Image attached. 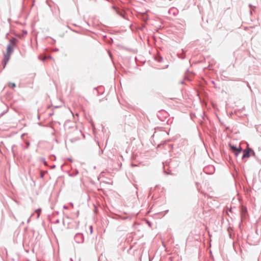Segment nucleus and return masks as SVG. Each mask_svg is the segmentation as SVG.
<instances>
[{
	"instance_id": "nucleus-2",
	"label": "nucleus",
	"mask_w": 261,
	"mask_h": 261,
	"mask_svg": "<svg viewBox=\"0 0 261 261\" xmlns=\"http://www.w3.org/2000/svg\"><path fill=\"white\" fill-rule=\"evenodd\" d=\"M251 151V149L249 148L248 149H245L243 151V159L244 158H248L250 156V151Z\"/></svg>"
},
{
	"instance_id": "nucleus-5",
	"label": "nucleus",
	"mask_w": 261,
	"mask_h": 261,
	"mask_svg": "<svg viewBox=\"0 0 261 261\" xmlns=\"http://www.w3.org/2000/svg\"><path fill=\"white\" fill-rule=\"evenodd\" d=\"M45 59H49L53 60V61L55 62V60L54 59H53V58L51 57H50V56L44 57V58L42 59V60H44Z\"/></svg>"
},
{
	"instance_id": "nucleus-3",
	"label": "nucleus",
	"mask_w": 261,
	"mask_h": 261,
	"mask_svg": "<svg viewBox=\"0 0 261 261\" xmlns=\"http://www.w3.org/2000/svg\"><path fill=\"white\" fill-rule=\"evenodd\" d=\"M13 50V48L11 45H9L7 48V55L8 56V60L9 58L10 54Z\"/></svg>"
},
{
	"instance_id": "nucleus-6",
	"label": "nucleus",
	"mask_w": 261,
	"mask_h": 261,
	"mask_svg": "<svg viewBox=\"0 0 261 261\" xmlns=\"http://www.w3.org/2000/svg\"><path fill=\"white\" fill-rule=\"evenodd\" d=\"M242 212L245 214L246 212V208H243L242 209Z\"/></svg>"
},
{
	"instance_id": "nucleus-4",
	"label": "nucleus",
	"mask_w": 261,
	"mask_h": 261,
	"mask_svg": "<svg viewBox=\"0 0 261 261\" xmlns=\"http://www.w3.org/2000/svg\"><path fill=\"white\" fill-rule=\"evenodd\" d=\"M16 86L15 84L13 83H9V87L12 88H15Z\"/></svg>"
},
{
	"instance_id": "nucleus-1",
	"label": "nucleus",
	"mask_w": 261,
	"mask_h": 261,
	"mask_svg": "<svg viewBox=\"0 0 261 261\" xmlns=\"http://www.w3.org/2000/svg\"><path fill=\"white\" fill-rule=\"evenodd\" d=\"M230 147L236 155H238L242 151V148L240 146L237 148L233 145H230Z\"/></svg>"
}]
</instances>
